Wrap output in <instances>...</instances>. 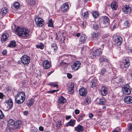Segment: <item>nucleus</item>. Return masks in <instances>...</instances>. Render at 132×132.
I'll return each mask as SVG.
<instances>
[{"label":"nucleus","mask_w":132,"mask_h":132,"mask_svg":"<svg viewBox=\"0 0 132 132\" xmlns=\"http://www.w3.org/2000/svg\"><path fill=\"white\" fill-rule=\"evenodd\" d=\"M14 29L16 33L20 37H27L30 35V31L27 28L17 27Z\"/></svg>","instance_id":"nucleus-1"},{"label":"nucleus","mask_w":132,"mask_h":132,"mask_svg":"<svg viewBox=\"0 0 132 132\" xmlns=\"http://www.w3.org/2000/svg\"><path fill=\"white\" fill-rule=\"evenodd\" d=\"M26 98V95L24 93L20 91L18 93L15 97V102L18 104L23 103Z\"/></svg>","instance_id":"nucleus-2"},{"label":"nucleus","mask_w":132,"mask_h":132,"mask_svg":"<svg viewBox=\"0 0 132 132\" xmlns=\"http://www.w3.org/2000/svg\"><path fill=\"white\" fill-rule=\"evenodd\" d=\"M109 19L106 16L101 17L99 19V24L102 28H105L109 25Z\"/></svg>","instance_id":"nucleus-3"},{"label":"nucleus","mask_w":132,"mask_h":132,"mask_svg":"<svg viewBox=\"0 0 132 132\" xmlns=\"http://www.w3.org/2000/svg\"><path fill=\"white\" fill-rule=\"evenodd\" d=\"M8 123V124L7 125L5 130V132H11L15 129L14 127L15 121L11 119H9Z\"/></svg>","instance_id":"nucleus-4"},{"label":"nucleus","mask_w":132,"mask_h":132,"mask_svg":"<svg viewBox=\"0 0 132 132\" xmlns=\"http://www.w3.org/2000/svg\"><path fill=\"white\" fill-rule=\"evenodd\" d=\"M104 45H102L101 48L96 49L94 51H93L90 53V56L92 59L94 58L95 56H98L102 53Z\"/></svg>","instance_id":"nucleus-5"},{"label":"nucleus","mask_w":132,"mask_h":132,"mask_svg":"<svg viewBox=\"0 0 132 132\" xmlns=\"http://www.w3.org/2000/svg\"><path fill=\"white\" fill-rule=\"evenodd\" d=\"M30 61L29 57L27 55H24L22 56L21 58V61H19L18 63L19 64L22 63L24 65L28 64Z\"/></svg>","instance_id":"nucleus-6"},{"label":"nucleus","mask_w":132,"mask_h":132,"mask_svg":"<svg viewBox=\"0 0 132 132\" xmlns=\"http://www.w3.org/2000/svg\"><path fill=\"white\" fill-rule=\"evenodd\" d=\"M35 21L36 24L38 27H42L44 24L43 20L36 15L35 16Z\"/></svg>","instance_id":"nucleus-7"},{"label":"nucleus","mask_w":132,"mask_h":132,"mask_svg":"<svg viewBox=\"0 0 132 132\" xmlns=\"http://www.w3.org/2000/svg\"><path fill=\"white\" fill-rule=\"evenodd\" d=\"M122 91L125 94L129 95L131 93V88L128 84H126L122 88Z\"/></svg>","instance_id":"nucleus-8"},{"label":"nucleus","mask_w":132,"mask_h":132,"mask_svg":"<svg viewBox=\"0 0 132 132\" xmlns=\"http://www.w3.org/2000/svg\"><path fill=\"white\" fill-rule=\"evenodd\" d=\"M122 41V39L121 37L120 36H117L116 37L113 41L116 45L118 46L121 45Z\"/></svg>","instance_id":"nucleus-9"},{"label":"nucleus","mask_w":132,"mask_h":132,"mask_svg":"<svg viewBox=\"0 0 132 132\" xmlns=\"http://www.w3.org/2000/svg\"><path fill=\"white\" fill-rule=\"evenodd\" d=\"M122 11L126 14L129 13L131 11V9L129 5H125L123 6Z\"/></svg>","instance_id":"nucleus-10"},{"label":"nucleus","mask_w":132,"mask_h":132,"mask_svg":"<svg viewBox=\"0 0 132 132\" xmlns=\"http://www.w3.org/2000/svg\"><path fill=\"white\" fill-rule=\"evenodd\" d=\"M42 64L44 68L46 69H48L51 66V63L46 60L43 61Z\"/></svg>","instance_id":"nucleus-11"},{"label":"nucleus","mask_w":132,"mask_h":132,"mask_svg":"<svg viewBox=\"0 0 132 132\" xmlns=\"http://www.w3.org/2000/svg\"><path fill=\"white\" fill-rule=\"evenodd\" d=\"M81 65L80 62L79 61H76L74 62L72 66L73 69L77 70L79 68Z\"/></svg>","instance_id":"nucleus-12"},{"label":"nucleus","mask_w":132,"mask_h":132,"mask_svg":"<svg viewBox=\"0 0 132 132\" xmlns=\"http://www.w3.org/2000/svg\"><path fill=\"white\" fill-rule=\"evenodd\" d=\"M69 5L67 3H65L61 6V10L62 11L66 12L69 9Z\"/></svg>","instance_id":"nucleus-13"},{"label":"nucleus","mask_w":132,"mask_h":132,"mask_svg":"<svg viewBox=\"0 0 132 132\" xmlns=\"http://www.w3.org/2000/svg\"><path fill=\"white\" fill-rule=\"evenodd\" d=\"M99 35L98 33L96 32H94L91 34V35L92 38L94 39L97 40V41L98 42L100 41Z\"/></svg>","instance_id":"nucleus-14"},{"label":"nucleus","mask_w":132,"mask_h":132,"mask_svg":"<svg viewBox=\"0 0 132 132\" xmlns=\"http://www.w3.org/2000/svg\"><path fill=\"white\" fill-rule=\"evenodd\" d=\"M9 36V35L7 33H3L1 38V41L3 42L5 41L7 39Z\"/></svg>","instance_id":"nucleus-15"},{"label":"nucleus","mask_w":132,"mask_h":132,"mask_svg":"<svg viewBox=\"0 0 132 132\" xmlns=\"http://www.w3.org/2000/svg\"><path fill=\"white\" fill-rule=\"evenodd\" d=\"M90 79H91L90 82L91 87L92 88L95 87L96 86V79L92 77H90Z\"/></svg>","instance_id":"nucleus-16"},{"label":"nucleus","mask_w":132,"mask_h":132,"mask_svg":"<svg viewBox=\"0 0 132 132\" xmlns=\"http://www.w3.org/2000/svg\"><path fill=\"white\" fill-rule=\"evenodd\" d=\"M115 81L116 83L121 85L123 82L124 80L123 78L119 77H118Z\"/></svg>","instance_id":"nucleus-17"},{"label":"nucleus","mask_w":132,"mask_h":132,"mask_svg":"<svg viewBox=\"0 0 132 132\" xmlns=\"http://www.w3.org/2000/svg\"><path fill=\"white\" fill-rule=\"evenodd\" d=\"M125 102L127 104H130L132 103V97L130 96H127L124 99Z\"/></svg>","instance_id":"nucleus-18"},{"label":"nucleus","mask_w":132,"mask_h":132,"mask_svg":"<svg viewBox=\"0 0 132 132\" xmlns=\"http://www.w3.org/2000/svg\"><path fill=\"white\" fill-rule=\"evenodd\" d=\"M66 101V100L64 97L62 96H60L58 100V103L59 105H62Z\"/></svg>","instance_id":"nucleus-19"},{"label":"nucleus","mask_w":132,"mask_h":132,"mask_svg":"<svg viewBox=\"0 0 132 132\" xmlns=\"http://www.w3.org/2000/svg\"><path fill=\"white\" fill-rule=\"evenodd\" d=\"M76 120L74 119H71L66 124V126L68 127L69 126L73 127L75 124Z\"/></svg>","instance_id":"nucleus-20"},{"label":"nucleus","mask_w":132,"mask_h":132,"mask_svg":"<svg viewBox=\"0 0 132 132\" xmlns=\"http://www.w3.org/2000/svg\"><path fill=\"white\" fill-rule=\"evenodd\" d=\"M101 94L103 96H106L108 94V91L107 88L103 86L102 87L101 91Z\"/></svg>","instance_id":"nucleus-21"},{"label":"nucleus","mask_w":132,"mask_h":132,"mask_svg":"<svg viewBox=\"0 0 132 132\" xmlns=\"http://www.w3.org/2000/svg\"><path fill=\"white\" fill-rule=\"evenodd\" d=\"M100 73L101 77H103L105 74L107 75L108 72L106 69L105 68H103L101 69Z\"/></svg>","instance_id":"nucleus-22"},{"label":"nucleus","mask_w":132,"mask_h":132,"mask_svg":"<svg viewBox=\"0 0 132 132\" xmlns=\"http://www.w3.org/2000/svg\"><path fill=\"white\" fill-rule=\"evenodd\" d=\"M91 99L90 97L87 96L85 98L84 102V103L85 105H88L91 103Z\"/></svg>","instance_id":"nucleus-23"},{"label":"nucleus","mask_w":132,"mask_h":132,"mask_svg":"<svg viewBox=\"0 0 132 132\" xmlns=\"http://www.w3.org/2000/svg\"><path fill=\"white\" fill-rule=\"evenodd\" d=\"M100 61L101 62H106L108 66L110 64L109 62L108 59L103 57H101L100 59Z\"/></svg>","instance_id":"nucleus-24"},{"label":"nucleus","mask_w":132,"mask_h":132,"mask_svg":"<svg viewBox=\"0 0 132 132\" xmlns=\"http://www.w3.org/2000/svg\"><path fill=\"white\" fill-rule=\"evenodd\" d=\"M6 103L7 104L9 109H11L13 106L12 101L11 99H9L6 100Z\"/></svg>","instance_id":"nucleus-25"},{"label":"nucleus","mask_w":132,"mask_h":132,"mask_svg":"<svg viewBox=\"0 0 132 132\" xmlns=\"http://www.w3.org/2000/svg\"><path fill=\"white\" fill-rule=\"evenodd\" d=\"M129 60L128 58H126L125 59L123 62L124 67L125 68L128 67L130 65Z\"/></svg>","instance_id":"nucleus-26"},{"label":"nucleus","mask_w":132,"mask_h":132,"mask_svg":"<svg viewBox=\"0 0 132 132\" xmlns=\"http://www.w3.org/2000/svg\"><path fill=\"white\" fill-rule=\"evenodd\" d=\"M74 84L72 83H71L70 84V86L69 89V92L70 93V94L74 92Z\"/></svg>","instance_id":"nucleus-27"},{"label":"nucleus","mask_w":132,"mask_h":132,"mask_svg":"<svg viewBox=\"0 0 132 132\" xmlns=\"http://www.w3.org/2000/svg\"><path fill=\"white\" fill-rule=\"evenodd\" d=\"M75 129L78 132H81L82 131V127L80 125H78L76 127H75Z\"/></svg>","instance_id":"nucleus-28"},{"label":"nucleus","mask_w":132,"mask_h":132,"mask_svg":"<svg viewBox=\"0 0 132 132\" xmlns=\"http://www.w3.org/2000/svg\"><path fill=\"white\" fill-rule=\"evenodd\" d=\"M34 101L35 100L33 98H31L29 99L28 100L29 102L27 103V106L28 107L30 106L34 103Z\"/></svg>","instance_id":"nucleus-29"},{"label":"nucleus","mask_w":132,"mask_h":132,"mask_svg":"<svg viewBox=\"0 0 132 132\" xmlns=\"http://www.w3.org/2000/svg\"><path fill=\"white\" fill-rule=\"evenodd\" d=\"M106 103V101L104 97L100 99L98 103L99 104L104 105H105Z\"/></svg>","instance_id":"nucleus-30"},{"label":"nucleus","mask_w":132,"mask_h":132,"mask_svg":"<svg viewBox=\"0 0 132 132\" xmlns=\"http://www.w3.org/2000/svg\"><path fill=\"white\" fill-rule=\"evenodd\" d=\"M1 11L2 12V15L4 16L7 13L8 11V10L6 7H4L1 9Z\"/></svg>","instance_id":"nucleus-31"},{"label":"nucleus","mask_w":132,"mask_h":132,"mask_svg":"<svg viewBox=\"0 0 132 132\" xmlns=\"http://www.w3.org/2000/svg\"><path fill=\"white\" fill-rule=\"evenodd\" d=\"M111 6L113 10H116L117 7V3L115 2H112L111 3Z\"/></svg>","instance_id":"nucleus-32"},{"label":"nucleus","mask_w":132,"mask_h":132,"mask_svg":"<svg viewBox=\"0 0 132 132\" xmlns=\"http://www.w3.org/2000/svg\"><path fill=\"white\" fill-rule=\"evenodd\" d=\"M92 14L93 17L95 18H97L99 17L98 13L96 11H94L92 12Z\"/></svg>","instance_id":"nucleus-33"},{"label":"nucleus","mask_w":132,"mask_h":132,"mask_svg":"<svg viewBox=\"0 0 132 132\" xmlns=\"http://www.w3.org/2000/svg\"><path fill=\"white\" fill-rule=\"evenodd\" d=\"M36 0H26L27 3L30 5H34L36 2Z\"/></svg>","instance_id":"nucleus-34"},{"label":"nucleus","mask_w":132,"mask_h":132,"mask_svg":"<svg viewBox=\"0 0 132 132\" xmlns=\"http://www.w3.org/2000/svg\"><path fill=\"white\" fill-rule=\"evenodd\" d=\"M16 45V43L14 41H11L9 45L8 46L9 47H14Z\"/></svg>","instance_id":"nucleus-35"},{"label":"nucleus","mask_w":132,"mask_h":132,"mask_svg":"<svg viewBox=\"0 0 132 132\" xmlns=\"http://www.w3.org/2000/svg\"><path fill=\"white\" fill-rule=\"evenodd\" d=\"M57 49V47L56 43H53L51 45V49L54 51H56Z\"/></svg>","instance_id":"nucleus-36"},{"label":"nucleus","mask_w":132,"mask_h":132,"mask_svg":"<svg viewBox=\"0 0 132 132\" xmlns=\"http://www.w3.org/2000/svg\"><path fill=\"white\" fill-rule=\"evenodd\" d=\"M61 121L59 120L55 122V126L56 127V129L59 128L62 125L61 124Z\"/></svg>","instance_id":"nucleus-37"},{"label":"nucleus","mask_w":132,"mask_h":132,"mask_svg":"<svg viewBox=\"0 0 132 132\" xmlns=\"http://www.w3.org/2000/svg\"><path fill=\"white\" fill-rule=\"evenodd\" d=\"M21 122L20 121H18L16 122H15V124L14 125V127L15 128H17L19 127V125L21 123Z\"/></svg>","instance_id":"nucleus-38"},{"label":"nucleus","mask_w":132,"mask_h":132,"mask_svg":"<svg viewBox=\"0 0 132 132\" xmlns=\"http://www.w3.org/2000/svg\"><path fill=\"white\" fill-rule=\"evenodd\" d=\"M20 4L18 2H16L14 4V7L16 9L19 8L20 7Z\"/></svg>","instance_id":"nucleus-39"},{"label":"nucleus","mask_w":132,"mask_h":132,"mask_svg":"<svg viewBox=\"0 0 132 132\" xmlns=\"http://www.w3.org/2000/svg\"><path fill=\"white\" fill-rule=\"evenodd\" d=\"M53 21L51 19H50L49 21L48 26L51 27H53Z\"/></svg>","instance_id":"nucleus-40"},{"label":"nucleus","mask_w":132,"mask_h":132,"mask_svg":"<svg viewBox=\"0 0 132 132\" xmlns=\"http://www.w3.org/2000/svg\"><path fill=\"white\" fill-rule=\"evenodd\" d=\"M36 47L37 48H40L41 49H43L44 48V45L41 43L36 46Z\"/></svg>","instance_id":"nucleus-41"},{"label":"nucleus","mask_w":132,"mask_h":132,"mask_svg":"<svg viewBox=\"0 0 132 132\" xmlns=\"http://www.w3.org/2000/svg\"><path fill=\"white\" fill-rule=\"evenodd\" d=\"M49 85L51 86V87H56L57 88L58 87V85L56 84L55 82H51L49 84Z\"/></svg>","instance_id":"nucleus-42"},{"label":"nucleus","mask_w":132,"mask_h":132,"mask_svg":"<svg viewBox=\"0 0 132 132\" xmlns=\"http://www.w3.org/2000/svg\"><path fill=\"white\" fill-rule=\"evenodd\" d=\"M87 90L85 88L83 87V96H85L87 94Z\"/></svg>","instance_id":"nucleus-43"},{"label":"nucleus","mask_w":132,"mask_h":132,"mask_svg":"<svg viewBox=\"0 0 132 132\" xmlns=\"http://www.w3.org/2000/svg\"><path fill=\"white\" fill-rule=\"evenodd\" d=\"M42 8H40V9L39 8L37 9L36 12V13H38L39 12V11H40V12L39 13L38 16L41 15V14H42L43 13V12L42 10Z\"/></svg>","instance_id":"nucleus-44"},{"label":"nucleus","mask_w":132,"mask_h":132,"mask_svg":"<svg viewBox=\"0 0 132 132\" xmlns=\"http://www.w3.org/2000/svg\"><path fill=\"white\" fill-rule=\"evenodd\" d=\"M93 27L94 29L97 30L99 28V26L98 24L95 23L93 25Z\"/></svg>","instance_id":"nucleus-45"},{"label":"nucleus","mask_w":132,"mask_h":132,"mask_svg":"<svg viewBox=\"0 0 132 132\" xmlns=\"http://www.w3.org/2000/svg\"><path fill=\"white\" fill-rule=\"evenodd\" d=\"M84 14L83 16L85 19H86L88 17V12L86 11L84 13Z\"/></svg>","instance_id":"nucleus-46"},{"label":"nucleus","mask_w":132,"mask_h":132,"mask_svg":"<svg viewBox=\"0 0 132 132\" xmlns=\"http://www.w3.org/2000/svg\"><path fill=\"white\" fill-rule=\"evenodd\" d=\"M4 117V115L2 111L0 110V119H2Z\"/></svg>","instance_id":"nucleus-47"},{"label":"nucleus","mask_w":132,"mask_h":132,"mask_svg":"<svg viewBox=\"0 0 132 132\" xmlns=\"http://www.w3.org/2000/svg\"><path fill=\"white\" fill-rule=\"evenodd\" d=\"M124 24L126 27H128L129 26V23L128 21L126 20L125 21L124 23Z\"/></svg>","instance_id":"nucleus-48"},{"label":"nucleus","mask_w":132,"mask_h":132,"mask_svg":"<svg viewBox=\"0 0 132 132\" xmlns=\"http://www.w3.org/2000/svg\"><path fill=\"white\" fill-rule=\"evenodd\" d=\"M31 132H37V129L33 127L31 129Z\"/></svg>","instance_id":"nucleus-49"},{"label":"nucleus","mask_w":132,"mask_h":132,"mask_svg":"<svg viewBox=\"0 0 132 132\" xmlns=\"http://www.w3.org/2000/svg\"><path fill=\"white\" fill-rule=\"evenodd\" d=\"M5 96L2 93L0 92V99H2Z\"/></svg>","instance_id":"nucleus-50"},{"label":"nucleus","mask_w":132,"mask_h":132,"mask_svg":"<svg viewBox=\"0 0 132 132\" xmlns=\"http://www.w3.org/2000/svg\"><path fill=\"white\" fill-rule=\"evenodd\" d=\"M79 93L80 95L82 96V89L81 88L79 89Z\"/></svg>","instance_id":"nucleus-51"},{"label":"nucleus","mask_w":132,"mask_h":132,"mask_svg":"<svg viewBox=\"0 0 132 132\" xmlns=\"http://www.w3.org/2000/svg\"><path fill=\"white\" fill-rule=\"evenodd\" d=\"M67 77L68 78L71 79L72 78V76L71 74L68 73L67 74Z\"/></svg>","instance_id":"nucleus-52"},{"label":"nucleus","mask_w":132,"mask_h":132,"mask_svg":"<svg viewBox=\"0 0 132 132\" xmlns=\"http://www.w3.org/2000/svg\"><path fill=\"white\" fill-rule=\"evenodd\" d=\"M128 130L130 131L131 130H132V124L130 125L129 126V128Z\"/></svg>","instance_id":"nucleus-53"},{"label":"nucleus","mask_w":132,"mask_h":132,"mask_svg":"<svg viewBox=\"0 0 132 132\" xmlns=\"http://www.w3.org/2000/svg\"><path fill=\"white\" fill-rule=\"evenodd\" d=\"M39 130L41 131H43L44 130V128L41 126H40L39 127Z\"/></svg>","instance_id":"nucleus-54"},{"label":"nucleus","mask_w":132,"mask_h":132,"mask_svg":"<svg viewBox=\"0 0 132 132\" xmlns=\"http://www.w3.org/2000/svg\"><path fill=\"white\" fill-rule=\"evenodd\" d=\"M75 113L76 114H78L79 113V111L77 109L75 110Z\"/></svg>","instance_id":"nucleus-55"},{"label":"nucleus","mask_w":132,"mask_h":132,"mask_svg":"<svg viewBox=\"0 0 132 132\" xmlns=\"http://www.w3.org/2000/svg\"><path fill=\"white\" fill-rule=\"evenodd\" d=\"M71 118V116H66V119L67 120H68L70 119Z\"/></svg>","instance_id":"nucleus-56"},{"label":"nucleus","mask_w":132,"mask_h":132,"mask_svg":"<svg viewBox=\"0 0 132 132\" xmlns=\"http://www.w3.org/2000/svg\"><path fill=\"white\" fill-rule=\"evenodd\" d=\"M93 117V115L92 113H90L89 114V118H91Z\"/></svg>","instance_id":"nucleus-57"},{"label":"nucleus","mask_w":132,"mask_h":132,"mask_svg":"<svg viewBox=\"0 0 132 132\" xmlns=\"http://www.w3.org/2000/svg\"><path fill=\"white\" fill-rule=\"evenodd\" d=\"M7 53V51L6 50H4L2 52V54L3 55H5Z\"/></svg>","instance_id":"nucleus-58"},{"label":"nucleus","mask_w":132,"mask_h":132,"mask_svg":"<svg viewBox=\"0 0 132 132\" xmlns=\"http://www.w3.org/2000/svg\"><path fill=\"white\" fill-rule=\"evenodd\" d=\"M28 112L27 111H25L23 112V114L25 115H27L28 114Z\"/></svg>","instance_id":"nucleus-59"},{"label":"nucleus","mask_w":132,"mask_h":132,"mask_svg":"<svg viewBox=\"0 0 132 132\" xmlns=\"http://www.w3.org/2000/svg\"><path fill=\"white\" fill-rule=\"evenodd\" d=\"M84 37V40H85H85L87 39V36H86L85 35H83V37Z\"/></svg>","instance_id":"nucleus-60"},{"label":"nucleus","mask_w":132,"mask_h":132,"mask_svg":"<svg viewBox=\"0 0 132 132\" xmlns=\"http://www.w3.org/2000/svg\"><path fill=\"white\" fill-rule=\"evenodd\" d=\"M59 37L58 35L57 34H56V37H55V39L57 40H58L59 39Z\"/></svg>","instance_id":"nucleus-61"},{"label":"nucleus","mask_w":132,"mask_h":132,"mask_svg":"<svg viewBox=\"0 0 132 132\" xmlns=\"http://www.w3.org/2000/svg\"><path fill=\"white\" fill-rule=\"evenodd\" d=\"M82 115L79 116L78 118V119H79V120H82Z\"/></svg>","instance_id":"nucleus-62"},{"label":"nucleus","mask_w":132,"mask_h":132,"mask_svg":"<svg viewBox=\"0 0 132 132\" xmlns=\"http://www.w3.org/2000/svg\"><path fill=\"white\" fill-rule=\"evenodd\" d=\"M59 90H52V93H55V92H56V91H58Z\"/></svg>","instance_id":"nucleus-63"},{"label":"nucleus","mask_w":132,"mask_h":132,"mask_svg":"<svg viewBox=\"0 0 132 132\" xmlns=\"http://www.w3.org/2000/svg\"><path fill=\"white\" fill-rule=\"evenodd\" d=\"M80 33H77V34L76 36H77V37H79L80 36Z\"/></svg>","instance_id":"nucleus-64"}]
</instances>
